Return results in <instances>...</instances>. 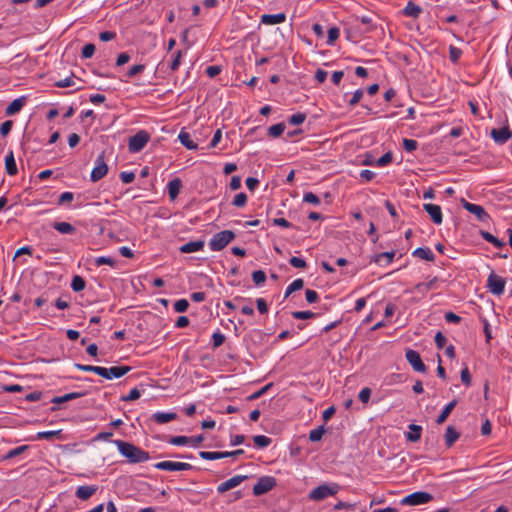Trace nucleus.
<instances>
[{
	"label": "nucleus",
	"instance_id": "17",
	"mask_svg": "<svg viewBox=\"0 0 512 512\" xmlns=\"http://www.w3.org/2000/svg\"><path fill=\"white\" fill-rule=\"evenodd\" d=\"M286 21L285 13H277V14H263L260 17V22L265 25H276L281 24Z\"/></svg>",
	"mask_w": 512,
	"mask_h": 512
},
{
	"label": "nucleus",
	"instance_id": "2",
	"mask_svg": "<svg viewBox=\"0 0 512 512\" xmlns=\"http://www.w3.org/2000/svg\"><path fill=\"white\" fill-rule=\"evenodd\" d=\"M339 490L340 486L337 483H323L312 489L308 494V498L312 501H322L326 498L336 495Z\"/></svg>",
	"mask_w": 512,
	"mask_h": 512
},
{
	"label": "nucleus",
	"instance_id": "57",
	"mask_svg": "<svg viewBox=\"0 0 512 512\" xmlns=\"http://www.w3.org/2000/svg\"><path fill=\"white\" fill-rule=\"evenodd\" d=\"M289 263L294 268H301V269H303V268H305L307 266V264H306L304 259L296 257V256L291 257L290 260H289Z\"/></svg>",
	"mask_w": 512,
	"mask_h": 512
},
{
	"label": "nucleus",
	"instance_id": "19",
	"mask_svg": "<svg viewBox=\"0 0 512 512\" xmlns=\"http://www.w3.org/2000/svg\"><path fill=\"white\" fill-rule=\"evenodd\" d=\"M181 187L182 181L180 178H174L168 182L167 190L171 201H174L178 197Z\"/></svg>",
	"mask_w": 512,
	"mask_h": 512
},
{
	"label": "nucleus",
	"instance_id": "30",
	"mask_svg": "<svg viewBox=\"0 0 512 512\" xmlns=\"http://www.w3.org/2000/svg\"><path fill=\"white\" fill-rule=\"evenodd\" d=\"M52 226L61 234H73L76 231L75 227L68 222H54Z\"/></svg>",
	"mask_w": 512,
	"mask_h": 512
},
{
	"label": "nucleus",
	"instance_id": "46",
	"mask_svg": "<svg viewBox=\"0 0 512 512\" xmlns=\"http://www.w3.org/2000/svg\"><path fill=\"white\" fill-rule=\"evenodd\" d=\"M306 119V114L298 112L293 115H291L288 119V122L292 125H300L302 124Z\"/></svg>",
	"mask_w": 512,
	"mask_h": 512
},
{
	"label": "nucleus",
	"instance_id": "21",
	"mask_svg": "<svg viewBox=\"0 0 512 512\" xmlns=\"http://www.w3.org/2000/svg\"><path fill=\"white\" fill-rule=\"evenodd\" d=\"M26 98L24 96L14 99L6 108L5 113L8 116L17 114L25 105Z\"/></svg>",
	"mask_w": 512,
	"mask_h": 512
},
{
	"label": "nucleus",
	"instance_id": "61",
	"mask_svg": "<svg viewBox=\"0 0 512 512\" xmlns=\"http://www.w3.org/2000/svg\"><path fill=\"white\" fill-rule=\"evenodd\" d=\"M120 179L123 183L129 184L134 181L135 174L133 172L123 171L120 173Z\"/></svg>",
	"mask_w": 512,
	"mask_h": 512
},
{
	"label": "nucleus",
	"instance_id": "33",
	"mask_svg": "<svg viewBox=\"0 0 512 512\" xmlns=\"http://www.w3.org/2000/svg\"><path fill=\"white\" fill-rule=\"evenodd\" d=\"M460 434L454 427L448 426L445 432V442L448 447H451L459 438Z\"/></svg>",
	"mask_w": 512,
	"mask_h": 512
},
{
	"label": "nucleus",
	"instance_id": "5",
	"mask_svg": "<svg viewBox=\"0 0 512 512\" xmlns=\"http://www.w3.org/2000/svg\"><path fill=\"white\" fill-rule=\"evenodd\" d=\"M433 499L432 494L424 491H417L405 496L401 500L402 505L417 506L430 502Z\"/></svg>",
	"mask_w": 512,
	"mask_h": 512
},
{
	"label": "nucleus",
	"instance_id": "45",
	"mask_svg": "<svg viewBox=\"0 0 512 512\" xmlns=\"http://www.w3.org/2000/svg\"><path fill=\"white\" fill-rule=\"evenodd\" d=\"M340 36V30L337 27H331L328 30V38H327V44L333 45L334 42L339 38Z\"/></svg>",
	"mask_w": 512,
	"mask_h": 512
},
{
	"label": "nucleus",
	"instance_id": "13",
	"mask_svg": "<svg viewBox=\"0 0 512 512\" xmlns=\"http://www.w3.org/2000/svg\"><path fill=\"white\" fill-rule=\"evenodd\" d=\"M245 479H247V476L242 475H236L231 477L230 479L220 483L217 486V492L220 494H223L237 486H239Z\"/></svg>",
	"mask_w": 512,
	"mask_h": 512
},
{
	"label": "nucleus",
	"instance_id": "29",
	"mask_svg": "<svg viewBox=\"0 0 512 512\" xmlns=\"http://www.w3.org/2000/svg\"><path fill=\"white\" fill-rule=\"evenodd\" d=\"M422 427L416 424L409 425V432L406 434L407 440L417 442L421 438Z\"/></svg>",
	"mask_w": 512,
	"mask_h": 512
},
{
	"label": "nucleus",
	"instance_id": "50",
	"mask_svg": "<svg viewBox=\"0 0 512 512\" xmlns=\"http://www.w3.org/2000/svg\"><path fill=\"white\" fill-rule=\"evenodd\" d=\"M225 341V336L220 331H216L212 334L213 347H220Z\"/></svg>",
	"mask_w": 512,
	"mask_h": 512
},
{
	"label": "nucleus",
	"instance_id": "34",
	"mask_svg": "<svg viewBox=\"0 0 512 512\" xmlns=\"http://www.w3.org/2000/svg\"><path fill=\"white\" fill-rule=\"evenodd\" d=\"M304 286V281L301 278L295 279L288 287L286 288L284 297L287 298L290 294L295 291L302 289Z\"/></svg>",
	"mask_w": 512,
	"mask_h": 512
},
{
	"label": "nucleus",
	"instance_id": "4",
	"mask_svg": "<svg viewBox=\"0 0 512 512\" xmlns=\"http://www.w3.org/2000/svg\"><path fill=\"white\" fill-rule=\"evenodd\" d=\"M150 134L145 130L138 131L131 136L128 141V150L130 153L140 152L149 142Z\"/></svg>",
	"mask_w": 512,
	"mask_h": 512
},
{
	"label": "nucleus",
	"instance_id": "18",
	"mask_svg": "<svg viewBox=\"0 0 512 512\" xmlns=\"http://www.w3.org/2000/svg\"><path fill=\"white\" fill-rule=\"evenodd\" d=\"M205 242L203 240L190 241L183 244L179 250L181 253H193L201 251L204 248Z\"/></svg>",
	"mask_w": 512,
	"mask_h": 512
},
{
	"label": "nucleus",
	"instance_id": "14",
	"mask_svg": "<svg viewBox=\"0 0 512 512\" xmlns=\"http://www.w3.org/2000/svg\"><path fill=\"white\" fill-rule=\"evenodd\" d=\"M490 136L495 143L502 145L512 137V132L508 126H505L500 129H492Z\"/></svg>",
	"mask_w": 512,
	"mask_h": 512
},
{
	"label": "nucleus",
	"instance_id": "44",
	"mask_svg": "<svg viewBox=\"0 0 512 512\" xmlns=\"http://www.w3.org/2000/svg\"><path fill=\"white\" fill-rule=\"evenodd\" d=\"M252 280L255 285L260 286L266 281V275L262 270H256L252 273Z\"/></svg>",
	"mask_w": 512,
	"mask_h": 512
},
{
	"label": "nucleus",
	"instance_id": "37",
	"mask_svg": "<svg viewBox=\"0 0 512 512\" xmlns=\"http://www.w3.org/2000/svg\"><path fill=\"white\" fill-rule=\"evenodd\" d=\"M437 281V278L434 277L432 278L431 280H429L428 282H424V283H419L415 286V289L418 291V292H421V293H425L429 290H432L434 289L435 287V283Z\"/></svg>",
	"mask_w": 512,
	"mask_h": 512
},
{
	"label": "nucleus",
	"instance_id": "64",
	"mask_svg": "<svg viewBox=\"0 0 512 512\" xmlns=\"http://www.w3.org/2000/svg\"><path fill=\"white\" fill-rule=\"evenodd\" d=\"M75 83H74V79L73 77H67V78H64V79H61L59 81H57L55 83V85L59 88H65V87H71L73 86Z\"/></svg>",
	"mask_w": 512,
	"mask_h": 512
},
{
	"label": "nucleus",
	"instance_id": "20",
	"mask_svg": "<svg viewBox=\"0 0 512 512\" xmlns=\"http://www.w3.org/2000/svg\"><path fill=\"white\" fill-rule=\"evenodd\" d=\"M177 414L175 412H155L152 415V419L158 424H166L177 419Z\"/></svg>",
	"mask_w": 512,
	"mask_h": 512
},
{
	"label": "nucleus",
	"instance_id": "32",
	"mask_svg": "<svg viewBox=\"0 0 512 512\" xmlns=\"http://www.w3.org/2000/svg\"><path fill=\"white\" fill-rule=\"evenodd\" d=\"M480 235L481 237L486 240L487 242L491 243L492 245H494L496 248H502L505 246V242L496 238L494 235H492L490 232L488 231H480Z\"/></svg>",
	"mask_w": 512,
	"mask_h": 512
},
{
	"label": "nucleus",
	"instance_id": "51",
	"mask_svg": "<svg viewBox=\"0 0 512 512\" xmlns=\"http://www.w3.org/2000/svg\"><path fill=\"white\" fill-rule=\"evenodd\" d=\"M189 307V302L186 299H179L174 303V310L178 313L185 312Z\"/></svg>",
	"mask_w": 512,
	"mask_h": 512
},
{
	"label": "nucleus",
	"instance_id": "6",
	"mask_svg": "<svg viewBox=\"0 0 512 512\" xmlns=\"http://www.w3.org/2000/svg\"><path fill=\"white\" fill-rule=\"evenodd\" d=\"M130 370V366H112L109 368L100 366L98 375L105 379L112 380L126 375Z\"/></svg>",
	"mask_w": 512,
	"mask_h": 512
},
{
	"label": "nucleus",
	"instance_id": "23",
	"mask_svg": "<svg viewBox=\"0 0 512 512\" xmlns=\"http://www.w3.org/2000/svg\"><path fill=\"white\" fill-rule=\"evenodd\" d=\"M178 139L180 143L187 148L188 150H196L198 148L197 143H195L188 132L181 130Z\"/></svg>",
	"mask_w": 512,
	"mask_h": 512
},
{
	"label": "nucleus",
	"instance_id": "54",
	"mask_svg": "<svg viewBox=\"0 0 512 512\" xmlns=\"http://www.w3.org/2000/svg\"><path fill=\"white\" fill-rule=\"evenodd\" d=\"M94 52H95L94 44L88 43L82 48L81 55L83 58L88 59L93 56Z\"/></svg>",
	"mask_w": 512,
	"mask_h": 512
},
{
	"label": "nucleus",
	"instance_id": "40",
	"mask_svg": "<svg viewBox=\"0 0 512 512\" xmlns=\"http://www.w3.org/2000/svg\"><path fill=\"white\" fill-rule=\"evenodd\" d=\"M169 444L176 446H189V437L188 436H173L168 440Z\"/></svg>",
	"mask_w": 512,
	"mask_h": 512
},
{
	"label": "nucleus",
	"instance_id": "28",
	"mask_svg": "<svg viewBox=\"0 0 512 512\" xmlns=\"http://www.w3.org/2000/svg\"><path fill=\"white\" fill-rule=\"evenodd\" d=\"M395 256V252H383L375 256L374 261L380 266L388 265L390 264Z\"/></svg>",
	"mask_w": 512,
	"mask_h": 512
},
{
	"label": "nucleus",
	"instance_id": "36",
	"mask_svg": "<svg viewBox=\"0 0 512 512\" xmlns=\"http://www.w3.org/2000/svg\"><path fill=\"white\" fill-rule=\"evenodd\" d=\"M29 448L28 445H22V446H18L14 449H11L9 450L3 457L4 460H8V459H12L16 456H19L21 455L22 453H24L27 449Z\"/></svg>",
	"mask_w": 512,
	"mask_h": 512
},
{
	"label": "nucleus",
	"instance_id": "24",
	"mask_svg": "<svg viewBox=\"0 0 512 512\" xmlns=\"http://www.w3.org/2000/svg\"><path fill=\"white\" fill-rule=\"evenodd\" d=\"M412 255L422 260L430 262L434 261L435 259L434 253L428 247H419L413 251Z\"/></svg>",
	"mask_w": 512,
	"mask_h": 512
},
{
	"label": "nucleus",
	"instance_id": "59",
	"mask_svg": "<svg viewBox=\"0 0 512 512\" xmlns=\"http://www.w3.org/2000/svg\"><path fill=\"white\" fill-rule=\"evenodd\" d=\"M140 396V391L137 388H133L126 396L122 397V400L126 402L134 401L137 400Z\"/></svg>",
	"mask_w": 512,
	"mask_h": 512
},
{
	"label": "nucleus",
	"instance_id": "52",
	"mask_svg": "<svg viewBox=\"0 0 512 512\" xmlns=\"http://www.w3.org/2000/svg\"><path fill=\"white\" fill-rule=\"evenodd\" d=\"M417 146H418V143L416 140L407 139V138L403 139V148L405 149V151L413 152L417 149Z\"/></svg>",
	"mask_w": 512,
	"mask_h": 512
},
{
	"label": "nucleus",
	"instance_id": "63",
	"mask_svg": "<svg viewBox=\"0 0 512 512\" xmlns=\"http://www.w3.org/2000/svg\"><path fill=\"white\" fill-rule=\"evenodd\" d=\"M461 381L466 385H471V375L467 366L461 370Z\"/></svg>",
	"mask_w": 512,
	"mask_h": 512
},
{
	"label": "nucleus",
	"instance_id": "62",
	"mask_svg": "<svg viewBox=\"0 0 512 512\" xmlns=\"http://www.w3.org/2000/svg\"><path fill=\"white\" fill-rule=\"evenodd\" d=\"M363 90L362 89H357L354 93H353V96L352 98L349 100L348 104L350 106H355L360 100L361 98L363 97Z\"/></svg>",
	"mask_w": 512,
	"mask_h": 512
},
{
	"label": "nucleus",
	"instance_id": "58",
	"mask_svg": "<svg viewBox=\"0 0 512 512\" xmlns=\"http://www.w3.org/2000/svg\"><path fill=\"white\" fill-rule=\"evenodd\" d=\"M144 69H145V65H143V64H137V65H134V66H132V67L128 70V72H127V76H128L129 78H132V77L136 76L137 74L142 73V72L144 71Z\"/></svg>",
	"mask_w": 512,
	"mask_h": 512
},
{
	"label": "nucleus",
	"instance_id": "47",
	"mask_svg": "<svg viewBox=\"0 0 512 512\" xmlns=\"http://www.w3.org/2000/svg\"><path fill=\"white\" fill-rule=\"evenodd\" d=\"M247 203V195L243 192L235 195L232 204L236 207H244Z\"/></svg>",
	"mask_w": 512,
	"mask_h": 512
},
{
	"label": "nucleus",
	"instance_id": "25",
	"mask_svg": "<svg viewBox=\"0 0 512 512\" xmlns=\"http://www.w3.org/2000/svg\"><path fill=\"white\" fill-rule=\"evenodd\" d=\"M422 12V8L412 1H409L403 9V14L408 17L418 18Z\"/></svg>",
	"mask_w": 512,
	"mask_h": 512
},
{
	"label": "nucleus",
	"instance_id": "42",
	"mask_svg": "<svg viewBox=\"0 0 512 512\" xmlns=\"http://www.w3.org/2000/svg\"><path fill=\"white\" fill-rule=\"evenodd\" d=\"M60 433H61V430L41 431V432L37 433L36 439L52 440L55 437L59 436Z\"/></svg>",
	"mask_w": 512,
	"mask_h": 512
},
{
	"label": "nucleus",
	"instance_id": "60",
	"mask_svg": "<svg viewBox=\"0 0 512 512\" xmlns=\"http://www.w3.org/2000/svg\"><path fill=\"white\" fill-rule=\"evenodd\" d=\"M12 126L13 122L11 120L4 121L0 126V134L4 137L7 136L10 133Z\"/></svg>",
	"mask_w": 512,
	"mask_h": 512
},
{
	"label": "nucleus",
	"instance_id": "43",
	"mask_svg": "<svg viewBox=\"0 0 512 512\" xmlns=\"http://www.w3.org/2000/svg\"><path fill=\"white\" fill-rule=\"evenodd\" d=\"M71 288L75 292H80L85 288V281L80 276H74L71 282Z\"/></svg>",
	"mask_w": 512,
	"mask_h": 512
},
{
	"label": "nucleus",
	"instance_id": "53",
	"mask_svg": "<svg viewBox=\"0 0 512 512\" xmlns=\"http://www.w3.org/2000/svg\"><path fill=\"white\" fill-rule=\"evenodd\" d=\"M391 161H392V153L387 152L384 155H382L380 158L377 159L376 165L378 167H384V166L388 165L389 163H391Z\"/></svg>",
	"mask_w": 512,
	"mask_h": 512
},
{
	"label": "nucleus",
	"instance_id": "16",
	"mask_svg": "<svg viewBox=\"0 0 512 512\" xmlns=\"http://www.w3.org/2000/svg\"><path fill=\"white\" fill-rule=\"evenodd\" d=\"M97 490L98 487L96 485L79 486L75 491V496L82 501H86L91 498Z\"/></svg>",
	"mask_w": 512,
	"mask_h": 512
},
{
	"label": "nucleus",
	"instance_id": "31",
	"mask_svg": "<svg viewBox=\"0 0 512 512\" xmlns=\"http://www.w3.org/2000/svg\"><path fill=\"white\" fill-rule=\"evenodd\" d=\"M199 456L204 460H218V459L229 457V454H228V451H224V452L200 451Z\"/></svg>",
	"mask_w": 512,
	"mask_h": 512
},
{
	"label": "nucleus",
	"instance_id": "35",
	"mask_svg": "<svg viewBox=\"0 0 512 512\" xmlns=\"http://www.w3.org/2000/svg\"><path fill=\"white\" fill-rule=\"evenodd\" d=\"M94 264L96 267L109 265L110 267L114 268L116 266V261L114 258L109 256H99L94 259Z\"/></svg>",
	"mask_w": 512,
	"mask_h": 512
},
{
	"label": "nucleus",
	"instance_id": "15",
	"mask_svg": "<svg viewBox=\"0 0 512 512\" xmlns=\"http://www.w3.org/2000/svg\"><path fill=\"white\" fill-rule=\"evenodd\" d=\"M423 208L435 224L439 225L442 223L443 217L441 207L439 205L428 203L423 204Z\"/></svg>",
	"mask_w": 512,
	"mask_h": 512
},
{
	"label": "nucleus",
	"instance_id": "49",
	"mask_svg": "<svg viewBox=\"0 0 512 512\" xmlns=\"http://www.w3.org/2000/svg\"><path fill=\"white\" fill-rule=\"evenodd\" d=\"M181 57H182V51L181 50H177L174 54H173V59L170 63V68L172 71H176L179 66H180V63H181Z\"/></svg>",
	"mask_w": 512,
	"mask_h": 512
},
{
	"label": "nucleus",
	"instance_id": "12",
	"mask_svg": "<svg viewBox=\"0 0 512 512\" xmlns=\"http://www.w3.org/2000/svg\"><path fill=\"white\" fill-rule=\"evenodd\" d=\"M405 357H406V360L408 361V363L412 366V368L416 372H421V373L426 372V366L423 363V361L420 357V354L417 351L409 349L406 351Z\"/></svg>",
	"mask_w": 512,
	"mask_h": 512
},
{
	"label": "nucleus",
	"instance_id": "11",
	"mask_svg": "<svg viewBox=\"0 0 512 512\" xmlns=\"http://www.w3.org/2000/svg\"><path fill=\"white\" fill-rule=\"evenodd\" d=\"M462 206L465 210H467L471 214H474L479 221L487 222L490 219L489 214L480 205L470 203L463 199Z\"/></svg>",
	"mask_w": 512,
	"mask_h": 512
},
{
	"label": "nucleus",
	"instance_id": "8",
	"mask_svg": "<svg viewBox=\"0 0 512 512\" xmlns=\"http://www.w3.org/2000/svg\"><path fill=\"white\" fill-rule=\"evenodd\" d=\"M276 485V479L272 476H262L258 479L253 487V494L256 496L263 495L272 490Z\"/></svg>",
	"mask_w": 512,
	"mask_h": 512
},
{
	"label": "nucleus",
	"instance_id": "10",
	"mask_svg": "<svg viewBox=\"0 0 512 512\" xmlns=\"http://www.w3.org/2000/svg\"><path fill=\"white\" fill-rule=\"evenodd\" d=\"M108 172V166L104 160V154H100L95 160V166L91 172V181L97 182L102 179Z\"/></svg>",
	"mask_w": 512,
	"mask_h": 512
},
{
	"label": "nucleus",
	"instance_id": "9",
	"mask_svg": "<svg viewBox=\"0 0 512 512\" xmlns=\"http://www.w3.org/2000/svg\"><path fill=\"white\" fill-rule=\"evenodd\" d=\"M154 467L162 471H188L193 468V466L189 463L174 462L169 460L158 462L154 465Z\"/></svg>",
	"mask_w": 512,
	"mask_h": 512
},
{
	"label": "nucleus",
	"instance_id": "26",
	"mask_svg": "<svg viewBox=\"0 0 512 512\" xmlns=\"http://www.w3.org/2000/svg\"><path fill=\"white\" fill-rule=\"evenodd\" d=\"M456 405H457V400L456 399H453L447 405H445V407L443 408L442 412L437 417L436 423L437 424L444 423L446 421V419L448 418V416L450 415V413L452 412V410L455 408Z\"/></svg>",
	"mask_w": 512,
	"mask_h": 512
},
{
	"label": "nucleus",
	"instance_id": "39",
	"mask_svg": "<svg viewBox=\"0 0 512 512\" xmlns=\"http://www.w3.org/2000/svg\"><path fill=\"white\" fill-rule=\"evenodd\" d=\"M254 444L259 448H265L270 445L271 438L265 435H256L253 437Z\"/></svg>",
	"mask_w": 512,
	"mask_h": 512
},
{
	"label": "nucleus",
	"instance_id": "3",
	"mask_svg": "<svg viewBox=\"0 0 512 512\" xmlns=\"http://www.w3.org/2000/svg\"><path fill=\"white\" fill-rule=\"evenodd\" d=\"M235 234L231 230H224L216 233L209 241V248L212 251H220L225 248L232 240Z\"/></svg>",
	"mask_w": 512,
	"mask_h": 512
},
{
	"label": "nucleus",
	"instance_id": "48",
	"mask_svg": "<svg viewBox=\"0 0 512 512\" xmlns=\"http://www.w3.org/2000/svg\"><path fill=\"white\" fill-rule=\"evenodd\" d=\"M303 201L306 202V203H310V204L316 205V206L321 203L320 198L316 194H314L312 192L304 193Z\"/></svg>",
	"mask_w": 512,
	"mask_h": 512
},
{
	"label": "nucleus",
	"instance_id": "1",
	"mask_svg": "<svg viewBox=\"0 0 512 512\" xmlns=\"http://www.w3.org/2000/svg\"><path fill=\"white\" fill-rule=\"evenodd\" d=\"M112 443L117 447L119 453L131 464L143 463L150 459L147 451L132 443L123 440H113Z\"/></svg>",
	"mask_w": 512,
	"mask_h": 512
},
{
	"label": "nucleus",
	"instance_id": "38",
	"mask_svg": "<svg viewBox=\"0 0 512 512\" xmlns=\"http://www.w3.org/2000/svg\"><path fill=\"white\" fill-rule=\"evenodd\" d=\"M285 130V124L284 123H277L275 125H272L268 129V135L277 138L279 137Z\"/></svg>",
	"mask_w": 512,
	"mask_h": 512
},
{
	"label": "nucleus",
	"instance_id": "41",
	"mask_svg": "<svg viewBox=\"0 0 512 512\" xmlns=\"http://www.w3.org/2000/svg\"><path fill=\"white\" fill-rule=\"evenodd\" d=\"M325 433V429L323 426H319L316 429H313L309 433V440L312 442L320 441Z\"/></svg>",
	"mask_w": 512,
	"mask_h": 512
},
{
	"label": "nucleus",
	"instance_id": "56",
	"mask_svg": "<svg viewBox=\"0 0 512 512\" xmlns=\"http://www.w3.org/2000/svg\"><path fill=\"white\" fill-rule=\"evenodd\" d=\"M292 316L295 319H310L315 316V313L311 311H294L292 312Z\"/></svg>",
	"mask_w": 512,
	"mask_h": 512
},
{
	"label": "nucleus",
	"instance_id": "27",
	"mask_svg": "<svg viewBox=\"0 0 512 512\" xmlns=\"http://www.w3.org/2000/svg\"><path fill=\"white\" fill-rule=\"evenodd\" d=\"M83 395H84V393H82V392H71V393H67L62 396H56L51 400V402L54 404H62V403L80 398Z\"/></svg>",
	"mask_w": 512,
	"mask_h": 512
},
{
	"label": "nucleus",
	"instance_id": "22",
	"mask_svg": "<svg viewBox=\"0 0 512 512\" xmlns=\"http://www.w3.org/2000/svg\"><path fill=\"white\" fill-rule=\"evenodd\" d=\"M5 170L8 175L14 176L17 174L18 169L14 158L13 151H9L5 157Z\"/></svg>",
	"mask_w": 512,
	"mask_h": 512
},
{
	"label": "nucleus",
	"instance_id": "7",
	"mask_svg": "<svg viewBox=\"0 0 512 512\" xmlns=\"http://www.w3.org/2000/svg\"><path fill=\"white\" fill-rule=\"evenodd\" d=\"M505 279L494 272H491L487 278V288L494 295H502L505 289Z\"/></svg>",
	"mask_w": 512,
	"mask_h": 512
},
{
	"label": "nucleus",
	"instance_id": "55",
	"mask_svg": "<svg viewBox=\"0 0 512 512\" xmlns=\"http://www.w3.org/2000/svg\"><path fill=\"white\" fill-rule=\"evenodd\" d=\"M73 199H74V194H73L72 192L66 191V192H63V193L59 196L58 204H59V205L67 204V203L72 202V201H73Z\"/></svg>",
	"mask_w": 512,
	"mask_h": 512
}]
</instances>
